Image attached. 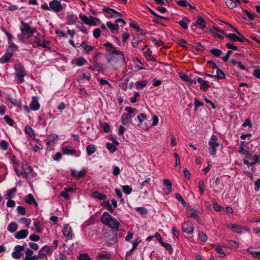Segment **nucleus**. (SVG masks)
<instances>
[{"instance_id": "obj_1", "label": "nucleus", "mask_w": 260, "mask_h": 260, "mask_svg": "<svg viewBox=\"0 0 260 260\" xmlns=\"http://www.w3.org/2000/svg\"><path fill=\"white\" fill-rule=\"evenodd\" d=\"M104 46L106 48L105 55L109 63L113 66H121L125 63L123 53L117 50L113 44L107 42Z\"/></svg>"}, {"instance_id": "obj_2", "label": "nucleus", "mask_w": 260, "mask_h": 260, "mask_svg": "<svg viewBox=\"0 0 260 260\" xmlns=\"http://www.w3.org/2000/svg\"><path fill=\"white\" fill-rule=\"evenodd\" d=\"M101 221L103 224L114 230H117L120 225L118 220L107 212L103 213Z\"/></svg>"}, {"instance_id": "obj_3", "label": "nucleus", "mask_w": 260, "mask_h": 260, "mask_svg": "<svg viewBox=\"0 0 260 260\" xmlns=\"http://www.w3.org/2000/svg\"><path fill=\"white\" fill-rule=\"evenodd\" d=\"M22 170L24 174L23 178L27 180H30L32 178V169L26 161H23L22 162Z\"/></svg>"}, {"instance_id": "obj_4", "label": "nucleus", "mask_w": 260, "mask_h": 260, "mask_svg": "<svg viewBox=\"0 0 260 260\" xmlns=\"http://www.w3.org/2000/svg\"><path fill=\"white\" fill-rule=\"evenodd\" d=\"M219 146L217 138L215 135H212L209 142V150L211 155H214L216 153V148Z\"/></svg>"}, {"instance_id": "obj_5", "label": "nucleus", "mask_w": 260, "mask_h": 260, "mask_svg": "<svg viewBox=\"0 0 260 260\" xmlns=\"http://www.w3.org/2000/svg\"><path fill=\"white\" fill-rule=\"evenodd\" d=\"M15 75L18 78L19 83L23 81L24 77L26 76V73L24 68L20 64H17L15 67Z\"/></svg>"}, {"instance_id": "obj_6", "label": "nucleus", "mask_w": 260, "mask_h": 260, "mask_svg": "<svg viewBox=\"0 0 260 260\" xmlns=\"http://www.w3.org/2000/svg\"><path fill=\"white\" fill-rule=\"evenodd\" d=\"M79 17L85 24L89 25H96L98 21V19L96 18L91 16L88 18L87 16L82 14L79 15Z\"/></svg>"}, {"instance_id": "obj_7", "label": "nucleus", "mask_w": 260, "mask_h": 260, "mask_svg": "<svg viewBox=\"0 0 260 260\" xmlns=\"http://www.w3.org/2000/svg\"><path fill=\"white\" fill-rule=\"evenodd\" d=\"M49 8L55 12H59L62 10V6L57 0H53L49 3Z\"/></svg>"}, {"instance_id": "obj_8", "label": "nucleus", "mask_w": 260, "mask_h": 260, "mask_svg": "<svg viewBox=\"0 0 260 260\" xmlns=\"http://www.w3.org/2000/svg\"><path fill=\"white\" fill-rule=\"evenodd\" d=\"M220 177H216L214 179V185L213 186L214 191L217 192L222 190L224 185Z\"/></svg>"}, {"instance_id": "obj_9", "label": "nucleus", "mask_w": 260, "mask_h": 260, "mask_svg": "<svg viewBox=\"0 0 260 260\" xmlns=\"http://www.w3.org/2000/svg\"><path fill=\"white\" fill-rule=\"evenodd\" d=\"M62 233L63 236L68 239L71 240L73 238V234L72 233V230L69 224L64 225Z\"/></svg>"}, {"instance_id": "obj_10", "label": "nucleus", "mask_w": 260, "mask_h": 260, "mask_svg": "<svg viewBox=\"0 0 260 260\" xmlns=\"http://www.w3.org/2000/svg\"><path fill=\"white\" fill-rule=\"evenodd\" d=\"M24 246L17 245L15 247V251L12 253V257L15 259H19L21 257V251L24 249Z\"/></svg>"}, {"instance_id": "obj_11", "label": "nucleus", "mask_w": 260, "mask_h": 260, "mask_svg": "<svg viewBox=\"0 0 260 260\" xmlns=\"http://www.w3.org/2000/svg\"><path fill=\"white\" fill-rule=\"evenodd\" d=\"M226 37L233 42H243L244 41H247V39L243 36H237L235 34H228Z\"/></svg>"}, {"instance_id": "obj_12", "label": "nucleus", "mask_w": 260, "mask_h": 260, "mask_svg": "<svg viewBox=\"0 0 260 260\" xmlns=\"http://www.w3.org/2000/svg\"><path fill=\"white\" fill-rule=\"evenodd\" d=\"M164 188V193L166 195L169 194L172 191V183L168 179H164L163 182Z\"/></svg>"}, {"instance_id": "obj_13", "label": "nucleus", "mask_w": 260, "mask_h": 260, "mask_svg": "<svg viewBox=\"0 0 260 260\" xmlns=\"http://www.w3.org/2000/svg\"><path fill=\"white\" fill-rule=\"evenodd\" d=\"M194 25L198 28L203 30L206 27V22L202 17L198 16L194 23Z\"/></svg>"}, {"instance_id": "obj_14", "label": "nucleus", "mask_w": 260, "mask_h": 260, "mask_svg": "<svg viewBox=\"0 0 260 260\" xmlns=\"http://www.w3.org/2000/svg\"><path fill=\"white\" fill-rule=\"evenodd\" d=\"M182 231L188 234L193 233V227L192 223L189 222H184L182 225Z\"/></svg>"}, {"instance_id": "obj_15", "label": "nucleus", "mask_w": 260, "mask_h": 260, "mask_svg": "<svg viewBox=\"0 0 260 260\" xmlns=\"http://www.w3.org/2000/svg\"><path fill=\"white\" fill-rule=\"evenodd\" d=\"M87 172V169H83L82 170L79 172H77L76 170H72L71 175L76 178H80L84 177Z\"/></svg>"}, {"instance_id": "obj_16", "label": "nucleus", "mask_w": 260, "mask_h": 260, "mask_svg": "<svg viewBox=\"0 0 260 260\" xmlns=\"http://www.w3.org/2000/svg\"><path fill=\"white\" fill-rule=\"evenodd\" d=\"M37 96H33L32 101L29 104L30 108L34 111H36L40 108V104Z\"/></svg>"}, {"instance_id": "obj_17", "label": "nucleus", "mask_w": 260, "mask_h": 260, "mask_svg": "<svg viewBox=\"0 0 260 260\" xmlns=\"http://www.w3.org/2000/svg\"><path fill=\"white\" fill-rule=\"evenodd\" d=\"M229 229L232 231L233 232L242 234L241 226L238 224L229 223L227 225Z\"/></svg>"}, {"instance_id": "obj_18", "label": "nucleus", "mask_w": 260, "mask_h": 260, "mask_svg": "<svg viewBox=\"0 0 260 260\" xmlns=\"http://www.w3.org/2000/svg\"><path fill=\"white\" fill-rule=\"evenodd\" d=\"M28 234L27 230H21L15 233V237L17 239H24L27 236Z\"/></svg>"}, {"instance_id": "obj_19", "label": "nucleus", "mask_w": 260, "mask_h": 260, "mask_svg": "<svg viewBox=\"0 0 260 260\" xmlns=\"http://www.w3.org/2000/svg\"><path fill=\"white\" fill-rule=\"evenodd\" d=\"M22 26L20 27L21 31L22 32H35L36 30L33 29H31V27L28 24L25 23L24 22H21Z\"/></svg>"}, {"instance_id": "obj_20", "label": "nucleus", "mask_w": 260, "mask_h": 260, "mask_svg": "<svg viewBox=\"0 0 260 260\" xmlns=\"http://www.w3.org/2000/svg\"><path fill=\"white\" fill-rule=\"evenodd\" d=\"M121 121L123 125H126L131 122L132 116H129V114H126V113H123L121 116Z\"/></svg>"}, {"instance_id": "obj_21", "label": "nucleus", "mask_w": 260, "mask_h": 260, "mask_svg": "<svg viewBox=\"0 0 260 260\" xmlns=\"http://www.w3.org/2000/svg\"><path fill=\"white\" fill-rule=\"evenodd\" d=\"M91 197L93 198L98 199L100 200H105L107 199V196L102 193L98 191H94L91 194Z\"/></svg>"}, {"instance_id": "obj_22", "label": "nucleus", "mask_w": 260, "mask_h": 260, "mask_svg": "<svg viewBox=\"0 0 260 260\" xmlns=\"http://www.w3.org/2000/svg\"><path fill=\"white\" fill-rule=\"evenodd\" d=\"M63 153L67 155H75L78 156V155L76 154V151L75 149L72 148L71 147H63L62 148Z\"/></svg>"}, {"instance_id": "obj_23", "label": "nucleus", "mask_w": 260, "mask_h": 260, "mask_svg": "<svg viewBox=\"0 0 260 260\" xmlns=\"http://www.w3.org/2000/svg\"><path fill=\"white\" fill-rule=\"evenodd\" d=\"M196 81L201 83L200 88L201 89H207L208 88V85L207 82L201 78H197L194 79V83H196Z\"/></svg>"}, {"instance_id": "obj_24", "label": "nucleus", "mask_w": 260, "mask_h": 260, "mask_svg": "<svg viewBox=\"0 0 260 260\" xmlns=\"http://www.w3.org/2000/svg\"><path fill=\"white\" fill-rule=\"evenodd\" d=\"M188 22V19L187 17H184L182 19V20L179 21V24L183 29L186 30L188 28L187 23Z\"/></svg>"}, {"instance_id": "obj_25", "label": "nucleus", "mask_w": 260, "mask_h": 260, "mask_svg": "<svg viewBox=\"0 0 260 260\" xmlns=\"http://www.w3.org/2000/svg\"><path fill=\"white\" fill-rule=\"evenodd\" d=\"M18 228V225L15 222H11L10 223L7 227V230L11 233L15 232Z\"/></svg>"}, {"instance_id": "obj_26", "label": "nucleus", "mask_w": 260, "mask_h": 260, "mask_svg": "<svg viewBox=\"0 0 260 260\" xmlns=\"http://www.w3.org/2000/svg\"><path fill=\"white\" fill-rule=\"evenodd\" d=\"M17 47L15 44H12L8 48L6 53L10 55L12 57L14 54Z\"/></svg>"}, {"instance_id": "obj_27", "label": "nucleus", "mask_w": 260, "mask_h": 260, "mask_svg": "<svg viewBox=\"0 0 260 260\" xmlns=\"http://www.w3.org/2000/svg\"><path fill=\"white\" fill-rule=\"evenodd\" d=\"M96 151V147L94 145L90 144L86 147V152L87 154L90 156L93 154Z\"/></svg>"}, {"instance_id": "obj_28", "label": "nucleus", "mask_w": 260, "mask_h": 260, "mask_svg": "<svg viewBox=\"0 0 260 260\" xmlns=\"http://www.w3.org/2000/svg\"><path fill=\"white\" fill-rule=\"evenodd\" d=\"M17 190L16 188H12L11 189H9L7 191V192L5 194V197L7 199H10L12 198L14 194L16 193Z\"/></svg>"}, {"instance_id": "obj_29", "label": "nucleus", "mask_w": 260, "mask_h": 260, "mask_svg": "<svg viewBox=\"0 0 260 260\" xmlns=\"http://www.w3.org/2000/svg\"><path fill=\"white\" fill-rule=\"evenodd\" d=\"M25 133L29 135L31 138L35 139V135L32 128L28 125H26L25 127Z\"/></svg>"}, {"instance_id": "obj_30", "label": "nucleus", "mask_w": 260, "mask_h": 260, "mask_svg": "<svg viewBox=\"0 0 260 260\" xmlns=\"http://www.w3.org/2000/svg\"><path fill=\"white\" fill-rule=\"evenodd\" d=\"M107 25L112 31H118L119 29V25L117 23H112L110 22H108Z\"/></svg>"}, {"instance_id": "obj_31", "label": "nucleus", "mask_w": 260, "mask_h": 260, "mask_svg": "<svg viewBox=\"0 0 260 260\" xmlns=\"http://www.w3.org/2000/svg\"><path fill=\"white\" fill-rule=\"evenodd\" d=\"M11 57L12 56L10 55L6 52L5 54L0 58V62L2 63H6L8 62Z\"/></svg>"}, {"instance_id": "obj_32", "label": "nucleus", "mask_w": 260, "mask_h": 260, "mask_svg": "<svg viewBox=\"0 0 260 260\" xmlns=\"http://www.w3.org/2000/svg\"><path fill=\"white\" fill-rule=\"evenodd\" d=\"M33 34H19L18 38L21 41H24L25 39H27L32 36Z\"/></svg>"}, {"instance_id": "obj_33", "label": "nucleus", "mask_w": 260, "mask_h": 260, "mask_svg": "<svg viewBox=\"0 0 260 260\" xmlns=\"http://www.w3.org/2000/svg\"><path fill=\"white\" fill-rule=\"evenodd\" d=\"M216 251L218 254V256L220 257H224L225 256V253L223 250L222 247L220 246H218L216 248Z\"/></svg>"}, {"instance_id": "obj_34", "label": "nucleus", "mask_w": 260, "mask_h": 260, "mask_svg": "<svg viewBox=\"0 0 260 260\" xmlns=\"http://www.w3.org/2000/svg\"><path fill=\"white\" fill-rule=\"evenodd\" d=\"M147 81L146 80H142L138 81L136 83V86L137 89H139L141 88L145 87L147 85Z\"/></svg>"}, {"instance_id": "obj_35", "label": "nucleus", "mask_w": 260, "mask_h": 260, "mask_svg": "<svg viewBox=\"0 0 260 260\" xmlns=\"http://www.w3.org/2000/svg\"><path fill=\"white\" fill-rule=\"evenodd\" d=\"M111 257V255L110 254L107 253H101L99 254L98 256L99 260H104L110 259Z\"/></svg>"}, {"instance_id": "obj_36", "label": "nucleus", "mask_w": 260, "mask_h": 260, "mask_svg": "<svg viewBox=\"0 0 260 260\" xmlns=\"http://www.w3.org/2000/svg\"><path fill=\"white\" fill-rule=\"evenodd\" d=\"M214 76L219 79H224L225 78V75L224 74L223 71L217 68L216 70V75Z\"/></svg>"}, {"instance_id": "obj_37", "label": "nucleus", "mask_w": 260, "mask_h": 260, "mask_svg": "<svg viewBox=\"0 0 260 260\" xmlns=\"http://www.w3.org/2000/svg\"><path fill=\"white\" fill-rule=\"evenodd\" d=\"M86 63L87 61L82 57L78 58L76 61V63L78 66H82L85 64Z\"/></svg>"}, {"instance_id": "obj_38", "label": "nucleus", "mask_w": 260, "mask_h": 260, "mask_svg": "<svg viewBox=\"0 0 260 260\" xmlns=\"http://www.w3.org/2000/svg\"><path fill=\"white\" fill-rule=\"evenodd\" d=\"M80 46L84 49L86 52H89L93 49L92 46L87 45L86 43L83 42L81 43Z\"/></svg>"}, {"instance_id": "obj_39", "label": "nucleus", "mask_w": 260, "mask_h": 260, "mask_svg": "<svg viewBox=\"0 0 260 260\" xmlns=\"http://www.w3.org/2000/svg\"><path fill=\"white\" fill-rule=\"evenodd\" d=\"M225 5L230 9H233L236 7V3L233 0H225Z\"/></svg>"}, {"instance_id": "obj_40", "label": "nucleus", "mask_w": 260, "mask_h": 260, "mask_svg": "<svg viewBox=\"0 0 260 260\" xmlns=\"http://www.w3.org/2000/svg\"><path fill=\"white\" fill-rule=\"evenodd\" d=\"M204 182L203 180H200L199 182V191L201 195H203L204 193Z\"/></svg>"}, {"instance_id": "obj_41", "label": "nucleus", "mask_w": 260, "mask_h": 260, "mask_svg": "<svg viewBox=\"0 0 260 260\" xmlns=\"http://www.w3.org/2000/svg\"><path fill=\"white\" fill-rule=\"evenodd\" d=\"M176 3L180 6L186 7L190 6V4L186 0H179L176 1Z\"/></svg>"}, {"instance_id": "obj_42", "label": "nucleus", "mask_w": 260, "mask_h": 260, "mask_svg": "<svg viewBox=\"0 0 260 260\" xmlns=\"http://www.w3.org/2000/svg\"><path fill=\"white\" fill-rule=\"evenodd\" d=\"M122 190L124 193L129 194L132 191V188L128 185H124L122 186Z\"/></svg>"}, {"instance_id": "obj_43", "label": "nucleus", "mask_w": 260, "mask_h": 260, "mask_svg": "<svg viewBox=\"0 0 260 260\" xmlns=\"http://www.w3.org/2000/svg\"><path fill=\"white\" fill-rule=\"evenodd\" d=\"M210 52L215 56L218 57L221 54L222 51L219 49L213 48L210 50Z\"/></svg>"}, {"instance_id": "obj_44", "label": "nucleus", "mask_w": 260, "mask_h": 260, "mask_svg": "<svg viewBox=\"0 0 260 260\" xmlns=\"http://www.w3.org/2000/svg\"><path fill=\"white\" fill-rule=\"evenodd\" d=\"M102 205L105 207L111 213L113 212V209L109 201L103 202Z\"/></svg>"}, {"instance_id": "obj_45", "label": "nucleus", "mask_w": 260, "mask_h": 260, "mask_svg": "<svg viewBox=\"0 0 260 260\" xmlns=\"http://www.w3.org/2000/svg\"><path fill=\"white\" fill-rule=\"evenodd\" d=\"M68 21L70 23H73L75 22L77 19V17L76 15L73 14H70L68 16Z\"/></svg>"}, {"instance_id": "obj_46", "label": "nucleus", "mask_w": 260, "mask_h": 260, "mask_svg": "<svg viewBox=\"0 0 260 260\" xmlns=\"http://www.w3.org/2000/svg\"><path fill=\"white\" fill-rule=\"evenodd\" d=\"M9 144L5 140H2L0 142V147L3 150H6L8 148Z\"/></svg>"}, {"instance_id": "obj_47", "label": "nucleus", "mask_w": 260, "mask_h": 260, "mask_svg": "<svg viewBox=\"0 0 260 260\" xmlns=\"http://www.w3.org/2000/svg\"><path fill=\"white\" fill-rule=\"evenodd\" d=\"M129 26L134 28H135V31L137 32H139L141 31L140 27L137 25L136 22L131 21L129 23Z\"/></svg>"}, {"instance_id": "obj_48", "label": "nucleus", "mask_w": 260, "mask_h": 260, "mask_svg": "<svg viewBox=\"0 0 260 260\" xmlns=\"http://www.w3.org/2000/svg\"><path fill=\"white\" fill-rule=\"evenodd\" d=\"M106 147L111 152H114L116 150V147L112 143H107Z\"/></svg>"}, {"instance_id": "obj_49", "label": "nucleus", "mask_w": 260, "mask_h": 260, "mask_svg": "<svg viewBox=\"0 0 260 260\" xmlns=\"http://www.w3.org/2000/svg\"><path fill=\"white\" fill-rule=\"evenodd\" d=\"M49 249L50 248L48 246H44L40 250V254L45 256L49 252Z\"/></svg>"}, {"instance_id": "obj_50", "label": "nucleus", "mask_w": 260, "mask_h": 260, "mask_svg": "<svg viewBox=\"0 0 260 260\" xmlns=\"http://www.w3.org/2000/svg\"><path fill=\"white\" fill-rule=\"evenodd\" d=\"M199 237L202 242H206L208 239L207 236L203 232L199 233Z\"/></svg>"}, {"instance_id": "obj_51", "label": "nucleus", "mask_w": 260, "mask_h": 260, "mask_svg": "<svg viewBox=\"0 0 260 260\" xmlns=\"http://www.w3.org/2000/svg\"><path fill=\"white\" fill-rule=\"evenodd\" d=\"M4 119L6 122L10 126H13L14 122L13 120L9 116L6 115L4 117Z\"/></svg>"}, {"instance_id": "obj_52", "label": "nucleus", "mask_w": 260, "mask_h": 260, "mask_svg": "<svg viewBox=\"0 0 260 260\" xmlns=\"http://www.w3.org/2000/svg\"><path fill=\"white\" fill-rule=\"evenodd\" d=\"M25 202L29 204H32L33 202H35V198L32 194H28L27 196V198L25 200Z\"/></svg>"}, {"instance_id": "obj_53", "label": "nucleus", "mask_w": 260, "mask_h": 260, "mask_svg": "<svg viewBox=\"0 0 260 260\" xmlns=\"http://www.w3.org/2000/svg\"><path fill=\"white\" fill-rule=\"evenodd\" d=\"M136 210L142 214H146L147 213V210L144 207H137Z\"/></svg>"}, {"instance_id": "obj_54", "label": "nucleus", "mask_w": 260, "mask_h": 260, "mask_svg": "<svg viewBox=\"0 0 260 260\" xmlns=\"http://www.w3.org/2000/svg\"><path fill=\"white\" fill-rule=\"evenodd\" d=\"M213 208L216 211H220L222 210H223V208L221 206L218 204L216 202H214Z\"/></svg>"}, {"instance_id": "obj_55", "label": "nucleus", "mask_w": 260, "mask_h": 260, "mask_svg": "<svg viewBox=\"0 0 260 260\" xmlns=\"http://www.w3.org/2000/svg\"><path fill=\"white\" fill-rule=\"evenodd\" d=\"M229 244L231 247L235 248H238L239 247L238 243L234 240H230L229 241Z\"/></svg>"}, {"instance_id": "obj_56", "label": "nucleus", "mask_w": 260, "mask_h": 260, "mask_svg": "<svg viewBox=\"0 0 260 260\" xmlns=\"http://www.w3.org/2000/svg\"><path fill=\"white\" fill-rule=\"evenodd\" d=\"M175 197L177 199L179 200L181 202V203H182V204L184 206H186L187 205L186 203L185 202L184 200L182 198V197H181V196L180 194L176 193L175 194Z\"/></svg>"}, {"instance_id": "obj_57", "label": "nucleus", "mask_w": 260, "mask_h": 260, "mask_svg": "<svg viewBox=\"0 0 260 260\" xmlns=\"http://www.w3.org/2000/svg\"><path fill=\"white\" fill-rule=\"evenodd\" d=\"M174 155L176 158L175 166L179 167V168H180L181 166L179 155L177 153H174Z\"/></svg>"}, {"instance_id": "obj_58", "label": "nucleus", "mask_w": 260, "mask_h": 260, "mask_svg": "<svg viewBox=\"0 0 260 260\" xmlns=\"http://www.w3.org/2000/svg\"><path fill=\"white\" fill-rule=\"evenodd\" d=\"M137 118L139 122L142 123L145 119L147 118V116L145 114L141 113L138 116Z\"/></svg>"}, {"instance_id": "obj_59", "label": "nucleus", "mask_w": 260, "mask_h": 260, "mask_svg": "<svg viewBox=\"0 0 260 260\" xmlns=\"http://www.w3.org/2000/svg\"><path fill=\"white\" fill-rule=\"evenodd\" d=\"M17 212L21 215H24L25 214V209L24 207L22 206L17 207Z\"/></svg>"}, {"instance_id": "obj_60", "label": "nucleus", "mask_w": 260, "mask_h": 260, "mask_svg": "<svg viewBox=\"0 0 260 260\" xmlns=\"http://www.w3.org/2000/svg\"><path fill=\"white\" fill-rule=\"evenodd\" d=\"M10 160L12 163L14 165L18 166L19 165V161L17 160L16 157L15 155H12L10 157Z\"/></svg>"}, {"instance_id": "obj_61", "label": "nucleus", "mask_w": 260, "mask_h": 260, "mask_svg": "<svg viewBox=\"0 0 260 260\" xmlns=\"http://www.w3.org/2000/svg\"><path fill=\"white\" fill-rule=\"evenodd\" d=\"M177 43L179 45H180V46H181L182 47H183L184 48H187V47L185 45V44H187V42L183 39H179Z\"/></svg>"}, {"instance_id": "obj_62", "label": "nucleus", "mask_w": 260, "mask_h": 260, "mask_svg": "<svg viewBox=\"0 0 260 260\" xmlns=\"http://www.w3.org/2000/svg\"><path fill=\"white\" fill-rule=\"evenodd\" d=\"M232 53V51H230V50L228 51L227 52V53H226V54L222 57V59L223 60V61H228Z\"/></svg>"}, {"instance_id": "obj_63", "label": "nucleus", "mask_w": 260, "mask_h": 260, "mask_svg": "<svg viewBox=\"0 0 260 260\" xmlns=\"http://www.w3.org/2000/svg\"><path fill=\"white\" fill-rule=\"evenodd\" d=\"M125 110L127 112L126 114H129V116H132V113L134 112L135 109L129 107H126L125 108Z\"/></svg>"}, {"instance_id": "obj_64", "label": "nucleus", "mask_w": 260, "mask_h": 260, "mask_svg": "<svg viewBox=\"0 0 260 260\" xmlns=\"http://www.w3.org/2000/svg\"><path fill=\"white\" fill-rule=\"evenodd\" d=\"M79 260H91L89 256L86 254H81L80 256Z\"/></svg>"}]
</instances>
